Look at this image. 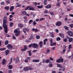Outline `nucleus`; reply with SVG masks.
I'll return each mask as SVG.
<instances>
[{"instance_id":"39448f33","label":"nucleus","mask_w":73,"mask_h":73,"mask_svg":"<svg viewBox=\"0 0 73 73\" xmlns=\"http://www.w3.org/2000/svg\"><path fill=\"white\" fill-rule=\"evenodd\" d=\"M53 39L52 38H51L50 40V41L51 43V46H53L54 45H56V42L53 43Z\"/></svg>"},{"instance_id":"aec40b11","label":"nucleus","mask_w":73,"mask_h":73,"mask_svg":"<svg viewBox=\"0 0 73 73\" xmlns=\"http://www.w3.org/2000/svg\"><path fill=\"white\" fill-rule=\"evenodd\" d=\"M69 42H72L73 41V38H69L68 39Z\"/></svg>"},{"instance_id":"de8ad7c7","label":"nucleus","mask_w":73,"mask_h":73,"mask_svg":"<svg viewBox=\"0 0 73 73\" xmlns=\"http://www.w3.org/2000/svg\"><path fill=\"white\" fill-rule=\"evenodd\" d=\"M40 36H39V35H37L36 36V39H39V38H40Z\"/></svg>"},{"instance_id":"bf43d9fd","label":"nucleus","mask_w":73,"mask_h":73,"mask_svg":"<svg viewBox=\"0 0 73 73\" xmlns=\"http://www.w3.org/2000/svg\"><path fill=\"white\" fill-rule=\"evenodd\" d=\"M60 36H61L62 38H64V35L62 34V35Z\"/></svg>"},{"instance_id":"bb28decb","label":"nucleus","mask_w":73,"mask_h":73,"mask_svg":"<svg viewBox=\"0 0 73 73\" xmlns=\"http://www.w3.org/2000/svg\"><path fill=\"white\" fill-rule=\"evenodd\" d=\"M18 27L19 28H22L23 27V26L21 23H20L18 24Z\"/></svg>"},{"instance_id":"2eb2a0df","label":"nucleus","mask_w":73,"mask_h":73,"mask_svg":"<svg viewBox=\"0 0 73 73\" xmlns=\"http://www.w3.org/2000/svg\"><path fill=\"white\" fill-rule=\"evenodd\" d=\"M50 34L49 35H50V36L52 37L53 38L54 37V35H53V32H52V33L50 32Z\"/></svg>"},{"instance_id":"4468645a","label":"nucleus","mask_w":73,"mask_h":73,"mask_svg":"<svg viewBox=\"0 0 73 73\" xmlns=\"http://www.w3.org/2000/svg\"><path fill=\"white\" fill-rule=\"evenodd\" d=\"M23 70L24 71H25V72H27V71L28 70V67L27 66L26 68H24Z\"/></svg>"},{"instance_id":"cd10ccee","label":"nucleus","mask_w":73,"mask_h":73,"mask_svg":"<svg viewBox=\"0 0 73 73\" xmlns=\"http://www.w3.org/2000/svg\"><path fill=\"white\" fill-rule=\"evenodd\" d=\"M46 2H47V0H45L44 1L43 3L44 4V5H46V4H47Z\"/></svg>"},{"instance_id":"4d7b16f0","label":"nucleus","mask_w":73,"mask_h":73,"mask_svg":"<svg viewBox=\"0 0 73 73\" xmlns=\"http://www.w3.org/2000/svg\"><path fill=\"white\" fill-rule=\"evenodd\" d=\"M50 15H54V13L53 12H50Z\"/></svg>"},{"instance_id":"052dcab7","label":"nucleus","mask_w":73,"mask_h":73,"mask_svg":"<svg viewBox=\"0 0 73 73\" xmlns=\"http://www.w3.org/2000/svg\"><path fill=\"white\" fill-rule=\"evenodd\" d=\"M13 39H14L15 40L16 39V37L15 36H13Z\"/></svg>"},{"instance_id":"6ab92c4d","label":"nucleus","mask_w":73,"mask_h":73,"mask_svg":"<svg viewBox=\"0 0 73 73\" xmlns=\"http://www.w3.org/2000/svg\"><path fill=\"white\" fill-rule=\"evenodd\" d=\"M48 41V39L47 38H45L44 40V45H45L46 44V42Z\"/></svg>"},{"instance_id":"09e8293b","label":"nucleus","mask_w":73,"mask_h":73,"mask_svg":"<svg viewBox=\"0 0 73 73\" xmlns=\"http://www.w3.org/2000/svg\"><path fill=\"white\" fill-rule=\"evenodd\" d=\"M1 5H4L5 4V3H4V2H2L1 3Z\"/></svg>"},{"instance_id":"473e14b6","label":"nucleus","mask_w":73,"mask_h":73,"mask_svg":"<svg viewBox=\"0 0 73 73\" xmlns=\"http://www.w3.org/2000/svg\"><path fill=\"white\" fill-rule=\"evenodd\" d=\"M5 8L6 10L7 11H8L9 10V7L8 6L5 7Z\"/></svg>"},{"instance_id":"3c124183","label":"nucleus","mask_w":73,"mask_h":73,"mask_svg":"<svg viewBox=\"0 0 73 73\" xmlns=\"http://www.w3.org/2000/svg\"><path fill=\"white\" fill-rule=\"evenodd\" d=\"M49 52H50V49H47L46 52L48 53H49Z\"/></svg>"},{"instance_id":"f8f14e48","label":"nucleus","mask_w":73,"mask_h":73,"mask_svg":"<svg viewBox=\"0 0 73 73\" xmlns=\"http://www.w3.org/2000/svg\"><path fill=\"white\" fill-rule=\"evenodd\" d=\"M32 30L33 31H34V32H38V30L37 29H35V28H33L32 29Z\"/></svg>"},{"instance_id":"58836bf2","label":"nucleus","mask_w":73,"mask_h":73,"mask_svg":"<svg viewBox=\"0 0 73 73\" xmlns=\"http://www.w3.org/2000/svg\"><path fill=\"white\" fill-rule=\"evenodd\" d=\"M13 23L11 22L10 23L9 26L10 27H12L13 26Z\"/></svg>"},{"instance_id":"5701e85b","label":"nucleus","mask_w":73,"mask_h":73,"mask_svg":"<svg viewBox=\"0 0 73 73\" xmlns=\"http://www.w3.org/2000/svg\"><path fill=\"white\" fill-rule=\"evenodd\" d=\"M42 41H41L39 42V45L40 47H42Z\"/></svg>"},{"instance_id":"69168bd1","label":"nucleus","mask_w":73,"mask_h":73,"mask_svg":"<svg viewBox=\"0 0 73 73\" xmlns=\"http://www.w3.org/2000/svg\"><path fill=\"white\" fill-rule=\"evenodd\" d=\"M25 62L26 63H27L28 62V61L27 59H25Z\"/></svg>"},{"instance_id":"dca6fc26","label":"nucleus","mask_w":73,"mask_h":73,"mask_svg":"<svg viewBox=\"0 0 73 73\" xmlns=\"http://www.w3.org/2000/svg\"><path fill=\"white\" fill-rule=\"evenodd\" d=\"M35 8L33 7H30L29 9V10H30L33 11H35Z\"/></svg>"},{"instance_id":"c756f323","label":"nucleus","mask_w":73,"mask_h":73,"mask_svg":"<svg viewBox=\"0 0 73 73\" xmlns=\"http://www.w3.org/2000/svg\"><path fill=\"white\" fill-rule=\"evenodd\" d=\"M45 62L46 63L48 64V63L50 62V60L48 59H47L46 60V61H45Z\"/></svg>"},{"instance_id":"4be33fe9","label":"nucleus","mask_w":73,"mask_h":73,"mask_svg":"<svg viewBox=\"0 0 73 73\" xmlns=\"http://www.w3.org/2000/svg\"><path fill=\"white\" fill-rule=\"evenodd\" d=\"M33 25H34V26H36V25L37 24V23L35 21H33Z\"/></svg>"},{"instance_id":"f704fd0d","label":"nucleus","mask_w":73,"mask_h":73,"mask_svg":"<svg viewBox=\"0 0 73 73\" xmlns=\"http://www.w3.org/2000/svg\"><path fill=\"white\" fill-rule=\"evenodd\" d=\"M33 21L32 20H30L29 21V24H31V23H33Z\"/></svg>"},{"instance_id":"b1692460","label":"nucleus","mask_w":73,"mask_h":73,"mask_svg":"<svg viewBox=\"0 0 73 73\" xmlns=\"http://www.w3.org/2000/svg\"><path fill=\"white\" fill-rule=\"evenodd\" d=\"M37 7L39 9H41V8H43V5H41L40 6H37Z\"/></svg>"},{"instance_id":"49530a36","label":"nucleus","mask_w":73,"mask_h":73,"mask_svg":"<svg viewBox=\"0 0 73 73\" xmlns=\"http://www.w3.org/2000/svg\"><path fill=\"white\" fill-rule=\"evenodd\" d=\"M56 62H60V59H59L57 60L56 61Z\"/></svg>"},{"instance_id":"a18cd8bd","label":"nucleus","mask_w":73,"mask_h":73,"mask_svg":"<svg viewBox=\"0 0 73 73\" xmlns=\"http://www.w3.org/2000/svg\"><path fill=\"white\" fill-rule=\"evenodd\" d=\"M67 40H68V39L66 38H65V39H63V41L64 42H67Z\"/></svg>"},{"instance_id":"603ef678","label":"nucleus","mask_w":73,"mask_h":73,"mask_svg":"<svg viewBox=\"0 0 73 73\" xmlns=\"http://www.w3.org/2000/svg\"><path fill=\"white\" fill-rule=\"evenodd\" d=\"M60 62H64V59L62 58H61Z\"/></svg>"},{"instance_id":"e2e57ef3","label":"nucleus","mask_w":73,"mask_h":73,"mask_svg":"<svg viewBox=\"0 0 73 73\" xmlns=\"http://www.w3.org/2000/svg\"><path fill=\"white\" fill-rule=\"evenodd\" d=\"M44 13H48V11L46 10L45 11H44Z\"/></svg>"},{"instance_id":"7ed1b4c3","label":"nucleus","mask_w":73,"mask_h":73,"mask_svg":"<svg viewBox=\"0 0 73 73\" xmlns=\"http://www.w3.org/2000/svg\"><path fill=\"white\" fill-rule=\"evenodd\" d=\"M7 47L9 49V50H11L12 49V46L11 45V44H9L7 46Z\"/></svg>"},{"instance_id":"2f4dec72","label":"nucleus","mask_w":73,"mask_h":73,"mask_svg":"<svg viewBox=\"0 0 73 73\" xmlns=\"http://www.w3.org/2000/svg\"><path fill=\"white\" fill-rule=\"evenodd\" d=\"M6 50V48H0V50H1V51H3V50Z\"/></svg>"},{"instance_id":"0e129e2a","label":"nucleus","mask_w":73,"mask_h":73,"mask_svg":"<svg viewBox=\"0 0 73 73\" xmlns=\"http://www.w3.org/2000/svg\"><path fill=\"white\" fill-rule=\"evenodd\" d=\"M49 59L51 60V61H53V59L52 57H50L49 58Z\"/></svg>"},{"instance_id":"338daca9","label":"nucleus","mask_w":73,"mask_h":73,"mask_svg":"<svg viewBox=\"0 0 73 73\" xmlns=\"http://www.w3.org/2000/svg\"><path fill=\"white\" fill-rule=\"evenodd\" d=\"M31 37L32 40V39H33V38H34L33 35H31Z\"/></svg>"},{"instance_id":"9d476101","label":"nucleus","mask_w":73,"mask_h":73,"mask_svg":"<svg viewBox=\"0 0 73 73\" xmlns=\"http://www.w3.org/2000/svg\"><path fill=\"white\" fill-rule=\"evenodd\" d=\"M9 53V50H6L5 51V54L6 56H7L8 54Z\"/></svg>"},{"instance_id":"423d86ee","label":"nucleus","mask_w":73,"mask_h":73,"mask_svg":"<svg viewBox=\"0 0 73 73\" xmlns=\"http://www.w3.org/2000/svg\"><path fill=\"white\" fill-rule=\"evenodd\" d=\"M38 47V45L37 44L34 43L33 44V48H37Z\"/></svg>"},{"instance_id":"0eeeda50","label":"nucleus","mask_w":73,"mask_h":73,"mask_svg":"<svg viewBox=\"0 0 73 73\" xmlns=\"http://www.w3.org/2000/svg\"><path fill=\"white\" fill-rule=\"evenodd\" d=\"M68 34L70 36H73V33L70 31H69L68 32Z\"/></svg>"},{"instance_id":"864d4df0","label":"nucleus","mask_w":73,"mask_h":73,"mask_svg":"<svg viewBox=\"0 0 73 73\" xmlns=\"http://www.w3.org/2000/svg\"><path fill=\"white\" fill-rule=\"evenodd\" d=\"M62 71H64V70H65V67L62 68Z\"/></svg>"},{"instance_id":"ddd939ff","label":"nucleus","mask_w":73,"mask_h":73,"mask_svg":"<svg viewBox=\"0 0 73 73\" xmlns=\"http://www.w3.org/2000/svg\"><path fill=\"white\" fill-rule=\"evenodd\" d=\"M51 7V5H50V4H49L45 7L47 9H49V8H50Z\"/></svg>"},{"instance_id":"8fccbe9b","label":"nucleus","mask_w":73,"mask_h":73,"mask_svg":"<svg viewBox=\"0 0 73 73\" xmlns=\"http://www.w3.org/2000/svg\"><path fill=\"white\" fill-rule=\"evenodd\" d=\"M19 59L18 58H17L16 61V63H17V62H19Z\"/></svg>"},{"instance_id":"a878e982","label":"nucleus","mask_w":73,"mask_h":73,"mask_svg":"<svg viewBox=\"0 0 73 73\" xmlns=\"http://www.w3.org/2000/svg\"><path fill=\"white\" fill-rule=\"evenodd\" d=\"M56 41H59L61 40V38L60 37H57L56 39Z\"/></svg>"},{"instance_id":"13d9d810","label":"nucleus","mask_w":73,"mask_h":73,"mask_svg":"<svg viewBox=\"0 0 73 73\" xmlns=\"http://www.w3.org/2000/svg\"><path fill=\"white\" fill-rule=\"evenodd\" d=\"M27 60H31V58L30 57H27Z\"/></svg>"},{"instance_id":"c85d7f7f","label":"nucleus","mask_w":73,"mask_h":73,"mask_svg":"<svg viewBox=\"0 0 73 73\" xmlns=\"http://www.w3.org/2000/svg\"><path fill=\"white\" fill-rule=\"evenodd\" d=\"M9 68L10 69H11L12 68H13V66L12 65H10L9 66Z\"/></svg>"},{"instance_id":"7c9ffc66","label":"nucleus","mask_w":73,"mask_h":73,"mask_svg":"<svg viewBox=\"0 0 73 73\" xmlns=\"http://www.w3.org/2000/svg\"><path fill=\"white\" fill-rule=\"evenodd\" d=\"M30 7H31V6H28L27 7L25 8V11H27V10H28V9Z\"/></svg>"},{"instance_id":"6e6552de","label":"nucleus","mask_w":73,"mask_h":73,"mask_svg":"<svg viewBox=\"0 0 73 73\" xmlns=\"http://www.w3.org/2000/svg\"><path fill=\"white\" fill-rule=\"evenodd\" d=\"M27 49V47L26 45H25L24 48L21 49V51H22V52H24Z\"/></svg>"},{"instance_id":"1a4fd4ad","label":"nucleus","mask_w":73,"mask_h":73,"mask_svg":"<svg viewBox=\"0 0 73 73\" xmlns=\"http://www.w3.org/2000/svg\"><path fill=\"white\" fill-rule=\"evenodd\" d=\"M33 62H40V60L34 59L33 60Z\"/></svg>"},{"instance_id":"393cba45","label":"nucleus","mask_w":73,"mask_h":73,"mask_svg":"<svg viewBox=\"0 0 73 73\" xmlns=\"http://www.w3.org/2000/svg\"><path fill=\"white\" fill-rule=\"evenodd\" d=\"M9 43V41L8 40H6L5 42V45H8Z\"/></svg>"},{"instance_id":"79ce46f5","label":"nucleus","mask_w":73,"mask_h":73,"mask_svg":"<svg viewBox=\"0 0 73 73\" xmlns=\"http://www.w3.org/2000/svg\"><path fill=\"white\" fill-rule=\"evenodd\" d=\"M64 28L66 29V30H67L68 31H69V29L68 28V27L66 26H64Z\"/></svg>"},{"instance_id":"c03bdc74","label":"nucleus","mask_w":73,"mask_h":73,"mask_svg":"<svg viewBox=\"0 0 73 73\" xmlns=\"http://www.w3.org/2000/svg\"><path fill=\"white\" fill-rule=\"evenodd\" d=\"M56 5V6H58V7H60V3L58 2V3H57Z\"/></svg>"},{"instance_id":"6e6d98bb","label":"nucleus","mask_w":73,"mask_h":73,"mask_svg":"<svg viewBox=\"0 0 73 73\" xmlns=\"http://www.w3.org/2000/svg\"><path fill=\"white\" fill-rule=\"evenodd\" d=\"M69 25L71 28H73V24H71Z\"/></svg>"},{"instance_id":"a19ab883","label":"nucleus","mask_w":73,"mask_h":73,"mask_svg":"<svg viewBox=\"0 0 73 73\" xmlns=\"http://www.w3.org/2000/svg\"><path fill=\"white\" fill-rule=\"evenodd\" d=\"M6 3H7V4H10V3H11L10 0H7L6 1Z\"/></svg>"},{"instance_id":"4c0bfd02","label":"nucleus","mask_w":73,"mask_h":73,"mask_svg":"<svg viewBox=\"0 0 73 73\" xmlns=\"http://www.w3.org/2000/svg\"><path fill=\"white\" fill-rule=\"evenodd\" d=\"M33 43H31L29 45V46L30 48H31V47H32V46H33Z\"/></svg>"},{"instance_id":"e433bc0d","label":"nucleus","mask_w":73,"mask_h":73,"mask_svg":"<svg viewBox=\"0 0 73 73\" xmlns=\"http://www.w3.org/2000/svg\"><path fill=\"white\" fill-rule=\"evenodd\" d=\"M22 13L23 15H27V12L26 11H23L22 12Z\"/></svg>"},{"instance_id":"f257e3e1","label":"nucleus","mask_w":73,"mask_h":73,"mask_svg":"<svg viewBox=\"0 0 73 73\" xmlns=\"http://www.w3.org/2000/svg\"><path fill=\"white\" fill-rule=\"evenodd\" d=\"M3 27L4 28L5 32L6 33H8V26L6 24L7 23V20H3Z\"/></svg>"},{"instance_id":"9b49d317","label":"nucleus","mask_w":73,"mask_h":73,"mask_svg":"<svg viewBox=\"0 0 73 73\" xmlns=\"http://www.w3.org/2000/svg\"><path fill=\"white\" fill-rule=\"evenodd\" d=\"M6 60L5 59H3V61L2 62V65H5V63H6Z\"/></svg>"},{"instance_id":"f3484780","label":"nucleus","mask_w":73,"mask_h":73,"mask_svg":"<svg viewBox=\"0 0 73 73\" xmlns=\"http://www.w3.org/2000/svg\"><path fill=\"white\" fill-rule=\"evenodd\" d=\"M14 6H11L10 9V11H12L13 10V9H14Z\"/></svg>"},{"instance_id":"20e7f679","label":"nucleus","mask_w":73,"mask_h":73,"mask_svg":"<svg viewBox=\"0 0 73 73\" xmlns=\"http://www.w3.org/2000/svg\"><path fill=\"white\" fill-rule=\"evenodd\" d=\"M62 24V23L61 21H58L56 23V25L57 27H60V26H61V25Z\"/></svg>"},{"instance_id":"c9c22d12","label":"nucleus","mask_w":73,"mask_h":73,"mask_svg":"<svg viewBox=\"0 0 73 73\" xmlns=\"http://www.w3.org/2000/svg\"><path fill=\"white\" fill-rule=\"evenodd\" d=\"M28 52L29 53V56H32V53H31V51H28Z\"/></svg>"},{"instance_id":"f03ea898","label":"nucleus","mask_w":73,"mask_h":73,"mask_svg":"<svg viewBox=\"0 0 73 73\" xmlns=\"http://www.w3.org/2000/svg\"><path fill=\"white\" fill-rule=\"evenodd\" d=\"M14 32L15 33V35L16 36H18L20 33V31H18L17 29H15L14 30Z\"/></svg>"},{"instance_id":"412c9836","label":"nucleus","mask_w":73,"mask_h":73,"mask_svg":"<svg viewBox=\"0 0 73 73\" xmlns=\"http://www.w3.org/2000/svg\"><path fill=\"white\" fill-rule=\"evenodd\" d=\"M16 4H17V6H16L15 7L16 8H17V7H21V4H19V3H16Z\"/></svg>"},{"instance_id":"680f3d73","label":"nucleus","mask_w":73,"mask_h":73,"mask_svg":"<svg viewBox=\"0 0 73 73\" xmlns=\"http://www.w3.org/2000/svg\"><path fill=\"white\" fill-rule=\"evenodd\" d=\"M43 20H44V18H40L39 20V21H42Z\"/></svg>"},{"instance_id":"37998d69","label":"nucleus","mask_w":73,"mask_h":73,"mask_svg":"<svg viewBox=\"0 0 73 73\" xmlns=\"http://www.w3.org/2000/svg\"><path fill=\"white\" fill-rule=\"evenodd\" d=\"M8 18V17L7 16L5 17H3V19L4 20H7V19Z\"/></svg>"},{"instance_id":"72a5a7b5","label":"nucleus","mask_w":73,"mask_h":73,"mask_svg":"<svg viewBox=\"0 0 73 73\" xmlns=\"http://www.w3.org/2000/svg\"><path fill=\"white\" fill-rule=\"evenodd\" d=\"M72 45L71 44H69L68 48V49H72Z\"/></svg>"},{"instance_id":"a211bd4d","label":"nucleus","mask_w":73,"mask_h":73,"mask_svg":"<svg viewBox=\"0 0 73 73\" xmlns=\"http://www.w3.org/2000/svg\"><path fill=\"white\" fill-rule=\"evenodd\" d=\"M28 70H32L33 69V67H32L31 66H28Z\"/></svg>"},{"instance_id":"5fc2aeb1","label":"nucleus","mask_w":73,"mask_h":73,"mask_svg":"<svg viewBox=\"0 0 73 73\" xmlns=\"http://www.w3.org/2000/svg\"><path fill=\"white\" fill-rule=\"evenodd\" d=\"M25 30L26 31H29V28H26L25 29Z\"/></svg>"},{"instance_id":"ea45409f","label":"nucleus","mask_w":73,"mask_h":73,"mask_svg":"<svg viewBox=\"0 0 73 73\" xmlns=\"http://www.w3.org/2000/svg\"><path fill=\"white\" fill-rule=\"evenodd\" d=\"M57 67L58 68H61L62 67V66L61 65V64H57Z\"/></svg>"},{"instance_id":"774afa93","label":"nucleus","mask_w":73,"mask_h":73,"mask_svg":"<svg viewBox=\"0 0 73 73\" xmlns=\"http://www.w3.org/2000/svg\"><path fill=\"white\" fill-rule=\"evenodd\" d=\"M69 16L70 17H73V14H69Z\"/></svg>"}]
</instances>
